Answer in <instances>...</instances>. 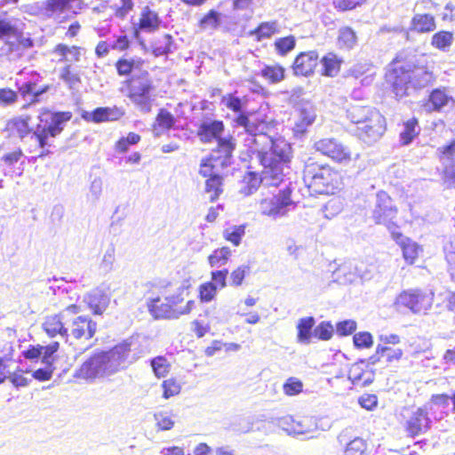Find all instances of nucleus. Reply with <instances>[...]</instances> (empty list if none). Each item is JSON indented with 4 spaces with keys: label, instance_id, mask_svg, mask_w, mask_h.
<instances>
[{
    "label": "nucleus",
    "instance_id": "62",
    "mask_svg": "<svg viewBox=\"0 0 455 455\" xmlns=\"http://www.w3.org/2000/svg\"><path fill=\"white\" fill-rule=\"evenodd\" d=\"M162 387L164 389L163 396L165 399L176 395L180 392V384L173 379L164 380L162 384Z\"/></svg>",
    "mask_w": 455,
    "mask_h": 455
},
{
    "label": "nucleus",
    "instance_id": "63",
    "mask_svg": "<svg viewBox=\"0 0 455 455\" xmlns=\"http://www.w3.org/2000/svg\"><path fill=\"white\" fill-rule=\"evenodd\" d=\"M442 165L444 182H449L451 186L455 185V160L442 164Z\"/></svg>",
    "mask_w": 455,
    "mask_h": 455
},
{
    "label": "nucleus",
    "instance_id": "24",
    "mask_svg": "<svg viewBox=\"0 0 455 455\" xmlns=\"http://www.w3.org/2000/svg\"><path fill=\"white\" fill-rule=\"evenodd\" d=\"M357 263L354 261H347L339 265L332 273L333 278L341 284L352 283L358 277Z\"/></svg>",
    "mask_w": 455,
    "mask_h": 455
},
{
    "label": "nucleus",
    "instance_id": "21",
    "mask_svg": "<svg viewBox=\"0 0 455 455\" xmlns=\"http://www.w3.org/2000/svg\"><path fill=\"white\" fill-rule=\"evenodd\" d=\"M153 82L147 70H139L129 80V93H150Z\"/></svg>",
    "mask_w": 455,
    "mask_h": 455
},
{
    "label": "nucleus",
    "instance_id": "50",
    "mask_svg": "<svg viewBox=\"0 0 455 455\" xmlns=\"http://www.w3.org/2000/svg\"><path fill=\"white\" fill-rule=\"evenodd\" d=\"M71 66L67 65L61 68L60 73V78L68 85L70 89H76L78 84L81 83L80 76L76 73L71 72Z\"/></svg>",
    "mask_w": 455,
    "mask_h": 455
},
{
    "label": "nucleus",
    "instance_id": "45",
    "mask_svg": "<svg viewBox=\"0 0 455 455\" xmlns=\"http://www.w3.org/2000/svg\"><path fill=\"white\" fill-rule=\"evenodd\" d=\"M128 97L141 112L149 113L151 111L150 93H129Z\"/></svg>",
    "mask_w": 455,
    "mask_h": 455
},
{
    "label": "nucleus",
    "instance_id": "47",
    "mask_svg": "<svg viewBox=\"0 0 455 455\" xmlns=\"http://www.w3.org/2000/svg\"><path fill=\"white\" fill-rule=\"evenodd\" d=\"M221 104L225 105L228 109L242 114L243 109L246 108V102L233 94H228L222 97Z\"/></svg>",
    "mask_w": 455,
    "mask_h": 455
},
{
    "label": "nucleus",
    "instance_id": "19",
    "mask_svg": "<svg viewBox=\"0 0 455 455\" xmlns=\"http://www.w3.org/2000/svg\"><path fill=\"white\" fill-rule=\"evenodd\" d=\"M316 117L315 109L310 103H304L297 109V116L292 128L296 135H302L312 125Z\"/></svg>",
    "mask_w": 455,
    "mask_h": 455
},
{
    "label": "nucleus",
    "instance_id": "25",
    "mask_svg": "<svg viewBox=\"0 0 455 455\" xmlns=\"http://www.w3.org/2000/svg\"><path fill=\"white\" fill-rule=\"evenodd\" d=\"M435 28V19L430 13L415 14L411 20V31L424 34L430 33L434 31Z\"/></svg>",
    "mask_w": 455,
    "mask_h": 455
},
{
    "label": "nucleus",
    "instance_id": "49",
    "mask_svg": "<svg viewBox=\"0 0 455 455\" xmlns=\"http://www.w3.org/2000/svg\"><path fill=\"white\" fill-rule=\"evenodd\" d=\"M367 444L361 437H355L346 446L344 455H366Z\"/></svg>",
    "mask_w": 455,
    "mask_h": 455
},
{
    "label": "nucleus",
    "instance_id": "20",
    "mask_svg": "<svg viewBox=\"0 0 455 455\" xmlns=\"http://www.w3.org/2000/svg\"><path fill=\"white\" fill-rule=\"evenodd\" d=\"M400 251L405 264L413 266L423 252V248L419 243L400 232Z\"/></svg>",
    "mask_w": 455,
    "mask_h": 455
},
{
    "label": "nucleus",
    "instance_id": "42",
    "mask_svg": "<svg viewBox=\"0 0 455 455\" xmlns=\"http://www.w3.org/2000/svg\"><path fill=\"white\" fill-rule=\"evenodd\" d=\"M231 256V250L227 247L216 249L208 257V262L212 267H220L224 266Z\"/></svg>",
    "mask_w": 455,
    "mask_h": 455
},
{
    "label": "nucleus",
    "instance_id": "23",
    "mask_svg": "<svg viewBox=\"0 0 455 455\" xmlns=\"http://www.w3.org/2000/svg\"><path fill=\"white\" fill-rule=\"evenodd\" d=\"M84 300L95 315H101L108 307L110 297L101 289H95L88 293Z\"/></svg>",
    "mask_w": 455,
    "mask_h": 455
},
{
    "label": "nucleus",
    "instance_id": "39",
    "mask_svg": "<svg viewBox=\"0 0 455 455\" xmlns=\"http://www.w3.org/2000/svg\"><path fill=\"white\" fill-rule=\"evenodd\" d=\"M260 76L270 84H277L285 77V69L280 65H266L260 70Z\"/></svg>",
    "mask_w": 455,
    "mask_h": 455
},
{
    "label": "nucleus",
    "instance_id": "44",
    "mask_svg": "<svg viewBox=\"0 0 455 455\" xmlns=\"http://www.w3.org/2000/svg\"><path fill=\"white\" fill-rule=\"evenodd\" d=\"M245 234V226H232L227 228L223 231V236L226 240L232 243L235 246H238L241 243L242 237Z\"/></svg>",
    "mask_w": 455,
    "mask_h": 455
},
{
    "label": "nucleus",
    "instance_id": "41",
    "mask_svg": "<svg viewBox=\"0 0 455 455\" xmlns=\"http://www.w3.org/2000/svg\"><path fill=\"white\" fill-rule=\"evenodd\" d=\"M296 38L293 36L276 38L274 42L275 52L279 56H286L294 50Z\"/></svg>",
    "mask_w": 455,
    "mask_h": 455
},
{
    "label": "nucleus",
    "instance_id": "27",
    "mask_svg": "<svg viewBox=\"0 0 455 455\" xmlns=\"http://www.w3.org/2000/svg\"><path fill=\"white\" fill-rule=\"evenodd\" d=\"M383 88L387 92L398 96V57H395L387 66Z\"/></svg>",
    "mask_w": 455,
    "mask_h": 455
},
{
    "label": "nucleus",
    "instance_id": "12",
    "mask_svg": "<svg viewBox=\"0 0 455 455\" xmlns=\"http://www.w3.org/2000/svg\"><path fill=\"white\" fill-rule=\"evenodd\" d=\"M315 148L339 164H348L352 160V152L349 148L333 138L317 140L315 143Z\"/></svg>",
    "mask_w": 455,
    "mask_h": 455
},
{
    "label": "nucleus",
    "instance_id": "8",
    "mask_svg": "<svg viewBox=\"0 0 455 455\" xmlns=\"http://www.w3.org/2000/svg\"><path fill=\"white\" fill-rule=\"evenodd\" d=\"M225 124L221 120L206 118L202 121L197 130V137L203 143H212L215 141L216 147L212 150H217L223 143L231 144L230 158H234V151L236 148L235 139L231 136H223Z\"/></svg>",
    "mask_w": 455,
    "mask_h": 455
},
{
    "label": "nucleus",
    "instance_id": "52",
    "mask_svg": "<svg viewBox=\"0 0 455 455\" xmlns=\"http://www.w3.org/2000/svg\"><path fill=\"white\" fill-rule=\"evenodd\" d=\"M441 164L455 161V139L437 149Z\"/></svg>",
    "mask_w": 455,
    "mask_h": 455
},
{
    "label": "nucleus",
    "instance_id": "31",
    "mask_svg": "<svg viewBox=\"0 0 455 455\" xmlns=\"http://www.w3.org/2000/svg\"><path fill=\"white\" fill-rule=\"evenodd\" d=\"M19 34L18 20L0 13V39L18 37Z\"/></svg>",
    "mask_w": 455,
    "mask_h": 455
},
{
    "label": "nucleus",
    "instance_id": "9",
    "mask_svg": "<svg viewBox=\"0 0 455 455\" xmlns=\"http://www.w3.org/2000/svg\"><path fill=\"white\" fill-rule=\"evenodd\" d=\"M397 211L391 197L385 191L377 194L373 218L378 224H383L389 230L393 239L398 243Z\"/></svg>",
    "mask_w": 455,
    "mask_h": 455
},
{
    "label": "nucleus",
    "instance_id": "11",
    "mask_svg": "<svg viewBox=\"0 0 455 455\" xmlns=\"http://www.w3.org/2000/svg\"><path fill=\"white\" fill-rule=\"evenodd\" d=\"M434 292L428 293L420 289H409L400 292V305L404 306L413 314L431 308L434 300Z\"/></svg>",
    "mask_w": 455,
    "mask_h": 455
},
{
    "label": "nucleus",
    "instance_id": "35",
    "mask_svg": "<svg viewBox=\"0 0 455 455\" xmlns=\"http://www.w3.org/2000/svg\"><path fill=\"white\" fill-rule=\"evenodd\" d=\"M315 323V318L313 316L300 318L297 324L298 335L297 339L298 342L302 344H309L310 338L312 335V329Z\"/></svg>",
    "mask_w": 455,
    "mask_h": 455
},
{
    "label": "nucleus",
    "instance_id": "37",
    "mask_svg": "<svg viewBox=\"0 0 455 455\" xmlns=\"http://www.w3.org/2000/svg\"><path fill=\"white\" fill-rule=\"evenodd\" d=\"M453 33L447 30H440L435 33L431 38V45L439 51L448 52L453 44Z\"/></svg>",
    "mask_w": 455,
    "mask_h": 455
},
{
    "label": "nucleus",
    "instance_id": "29",
    "mask_svg": "<svg viewBox=\"0 0 455 455\" xmlns=\"http://www.w3.org/2000/svg\"><path fill=\"white\" fill-rule=\"evenodd\" d=\"M83 7V0H48L45 3L47 11L55 12H71L77 13Z\"/></svg>",
    "mask_w": 455,
    "mask_h": 455
},
{
    "label": "nucleus",
    "instance_id": "48",
    "mask_svg": "<svg viewBox=\"0 0 455 455\" xmlns=\"http://www.w3.org/2000/svg\"><path fill=\"white\" fill-rule=\"evenodd\" d=\"M338 43L340 47L351 49L356 43V36L350 28H342L339 29Z\"/></svg>",
    "mask_w": 455,
    "mask_h": 455
},
{
    "label": "nucleus",
    "instance_id": "6",
    "mask_svg": "<svg viewBox=\"0 0 455 455\" xmlns=\"http://www.w3.org/2000/svg\"><path fill=\"white\" fill-rule=\"evenodd\" d=\"M303 179L315 194H334L337 188L338 173L329 165L318 164L311 159L305 164Z\"/></svg>",
    "mask_w": 455,
    "mask_h": 455
},
{
    "label": "nucleus",
    "instance_id": "7",
    "mask_svg": "<svg viewBox=\"0 0 455 455\" xmlns=\"http://www.w3.org/2000/svg\"><path fill=\"white\" fill-rule=\"evenodd\" d=\"M71 117L72 114L70 112H56L45 115L44 118L41 119L42 122H45V124H37L32 136L37 140L39 148L52 147L49 138L58 136Z\"/></svg>",
    "mask_w": 455,
    "mask_h": 455
},
{
    "label": "nucleus",
    "instance_id": "28",
    "mask_svg": "<svg viewBox=\"0 0 455 455\" xmlns=\"http://www.w3.org/2000/svg\"><path fill=\"white\" fill-rule=\"evenodd\" d=\"M148 309L155 318H177L178 313L172 308V305L160 298H156L148 302Z\"/></svg>",
    "mask_w": 455,
    "mask_h": 455
},
{
    "label": "nucleus",
    "instance_id": "57",
    "mask_svg": "<svg viewBox=\"0 0 455 455\" xmlns=\"http://www.w3.org/2000/svg\"><path fill=\"white\" fill-rule=\"evenodd\" d=\"M353 342L356 348H370L373 345V338L368 331H360L354 335Z\"/></svg>",
    "mask_w": 455,
    "mask_h": 455
},
{
    "label": "nucleus",
    "instance_id": "56",
    "mask_svg": "<svg viewBox=\"0 0 455 455\" xmlns=\"http://www.w3.org/2000/svg\"><path fill=\"white\" fill-rule=\"evenodd\" d=\"M48 87L45 86L42 89H37V86L35 83H25L20 87V91L23 96L31 95L33 97L32 100L37 101L39 100V97L47 91Z\"/></svg>",
    "mask_w": 455,
    "mask_h": 455
},
{
    "label": "nucleus",
    "instance_id": "32",
    "mask_svg": "<svg viewBox=\"0 0 455 455\" xmlns=\"http://www.w3.org/2000/svg\"><path fill=\"white\" fill-rule=\"evenodd\" d=\"M175 117L164 108H161L156 118L153 132L159 137L164 131L171 129L175 124Z\"/></svg>",
    "mask_w": 455,
    "mask_h": 455
},
{
    "label": "nucleus",
    "instance_id": "16",
    "mask_svg": "<svg viewBox=\"0 0 455 455\" xmlns=\"http://www.w3.org/2000/svg\"><path fill=\"white\" fill-rule=\"evenodd\" d=\"M432 427V420L425 407H419L406 421V431L409 436L414 437L426 433Z\"/></svg>",
    "mask_w": 455,
    "mask_h": 455
},
{
    "label": "nucleus",
    "instance_id": "22",
    "mask_svg": "<svg viewBox=\"0 0 455 455\" xmlns=\"http://www.w3.org/2000/svg\"><path fill=\"white\" fill-rule=\"evenodd\" d=\"M18 44L13 42L6 43L5 46L0 48V56H6L9 60L14 61L20 58V46L23 48H31L34 45L33 40L30 37H24L20 31L19 36L15 37Z\"/></svg>",
    "mask_w": 455,
    "mask_h": 455
},
{
    "label": "nucleus",
    "instance_id": "53",
    "mask_svg": "<svg viewBox=\"0 0 455 455\" xmlns=\"http://www.w3.org/2000/svg\"><path fill=\"white\" fill-rule=\"evenodd\" d=\"M359 370L358 366L353 367L349 371V379L355 385L363 387L370 385L373 381V373L371 371H363L362 375H355V371Z\"/></svg>",
    "mask_w": 455,
    "mask_h": 455
},
{
    "label": "nucleus",
    "instance_id": "43",
    "mask_svg": "<svg viewBox=\"0 0 455 455\" xmlns=\"http://www.w3.org/2000/svg\"><path fill=\"white\" fill-rule=\"evenodd\" d=\"M54 52L62 57V59L69 61H79L81 56V48L77 46H68L59 44L54 49Z\"/></svg>",
    "mask_w": 455,
    "mask_h": 455
},
{
    "label": "nucleus",
    "instance_id": "34",
    "mask_svg": "<svg viewBox=\"0 0 455 455\" xmlns=\"http://www.w3.org/2000/svg\"><path fill=\"white\" fill-rule=\"evenodd\" d=\"M160 19L157 13L152 11L148 6L142 9L140 19V28L144 31L151 32L158 28Z\"/></svg>",
    "mask_w": 455,
    "mask_h": 455
},
{
    "label": "nucleus",
    "instance_id": "64",
    "mask_svg": "<svg viewBox=\"0 0 455 455\" xmlns=\"http://www.w3.org/2000/svg\"><path fill=\"white\" fill-rule=\"evenodd\" d=\"M43 368L37 369L32 374L33 378L39 381L49 380L52 377L54 367L52 364H44Z\"/></svg>",
    "mask_w": 455,
    "mask_h": 455
},
{
    "label": "nucleus",
    "instance_id": "54",
    "mask_svg": "<svg viewBox=\"0 0 455 455\" xmlns=\"http://www.w3.org/2000/svg\"><path fill=\"white\" fill-rule=\"evenodd\" d=\"M334 328L331 322L320 323L313 331L315 337L321 340H329L333 335Z\"/></svg>",
    "mask_w": 455,
    "mask_h": 455
},
{
    "label": "nucleus",
    "instance_id": "1",
    "mask_svg": "<svg viewBox=\"0 0 455 455\" xmlns=\"http://www.w3.org/2000/svg\"><path fill=\"white\" fill-rule=\"evenodd\" d=\"M262 171L259 176L256 172H248L243 177L241 194L252 195L260 184L266 187H277L282 182L289 180L288 185L270 199H264L260 203L262 214L278 219L285 216L288 212L295 207V203L291 199V157L272 156L271 154L261 152V156H257Z\"/></svg>",
    "mask_w": 455,
    "mask_h": 455
},
{
    "label": "nucleus",
    "instance_id": "30",
    "mask_svg": "<svg viewBox=\"0 0 455 455\" xmlns=\"http://www.w3.org/2000/svg\"><path fill=\"white\" fill-rule=\"evenodd\" d=\"M373 112L378 111L370 107L353 105L347 110V116L352 123L360 126L370 121Z\"/></svg>",
    "mask_w": 455,
    "mask_h": 455
},
{
    "label": "nucleus",
    "instance_id": "26",
    "mask_svg": "<svg viewBox=\"0 0 455 455\" xmlns=\"http://www.w3.org/2000/svg\"><path fill=\"white\" fill-rule=\"evenodd\" d=\"M403 126V129L400 132V147L411 145L421 132L419 120L415 116L404 121Z\"/></svg>",
    "mask_w": 455,
    "mask_h": 455
},
{
    "label": "nucleus",
    "instance_id": "3",
    "mask_svg": "<svg viewBox=\"0 0 455 455\" xmlns=\"http://www.w3.org/2000/svg\"><path fill=\"white\" fill-rule=\"evenodd\" d=\"M236 124L248 133L246 142L252 153L261 156V152L271 154L272 156L292 157L291 144L283 138H273L267 134V124L258 119H252L242 113L235 119Z\"/></svg>",
    "mask_w": 455,
    "mask_h": 455
},
{
    "label": "nucleus",
    "instance_id": "36",
    "mask_svg": "<svg viewBox=\"0 0 455 455\" xmlns=\"http://www.w3.org/2000/svg\"><path fill=\"white\" fill-rule=\"evenodd\" d=\"M142 65L143 60L140 59H120L116 62V68L119 76H132L142 69Z\"/></svg>",
    "mask_w": 455,
    "mask_h": 455
},
{
    "label": "nucleus",
    "instance_id": "38",
    "mask_svg": "<svg viewBox=\"0 0 455 455\" xmlns=\"http://www.w3.org/2000/svg\"><path fill=\"white\" fill-rule=\"evenodd\" d=\"M321 64L323 66L322 74L326 76L333 77L339 72L341 60L336 54L329 52L323 57Z\"/></svg>",
    "mask_w": 455,
    "mask_h": 455
},
{
    "label": "nucleus",
    "instance_id": "18",
    "mask_svg": "<svg viewBox=\"0 0 455 455\" xmlns=\"http://www.w3.org/2000/svg\"><path fill=\"white\" fill-rule=\"evenodd\" d=\"M317 63L318 53L315 51L301 52L293 61V73L296 76H308L313 74Z\"/></svg>",
    "mask_w": 455,
    "mask_h": 455
},
{
    "label": "nucleus",
    "instance_id": "13",
    "mask_svg": "<svg viewBox=\"0 0 455 455\" xmlns=\"http://www.w3.org/2000/svg\"><path fill=\"white\" fill-rule=\"evenodd\" d=\"M427 112H443L455 108V98L448 88L440 86L431 90L422 104Z\"/></svg>",
    "mask_w": 455,
    "mask_h": 455
},
{
    "label": "nucleus",
    "instance_id": "10",
    "mask_svg": "<svg viewBox=\"0 0 455 455\" xmlns=\"http://www.w3.org/2000/svg\"><path fill=\"white\" fill-rule=\"evenodd\" d=\"M80 312L79 307L70 305L57 315H48L43 323V329L46 334L54 338L60 336L62 339L68 341V316L70 314L76 315Z\"/></svg>",
    "mask_w": 455,
    "mask_h": 455
},
{
    "label": "nucleus",
    "instance_id": "40",
    "mask_svg": "<svg viewBox=\"0 0 455 455\" xmlns=\"http://www.w3.org/2000/svg\"><path fill=\"white\" fill-rule=\"evenodd\" d=\"M382 359L385 363H392L394 360H397V349L380 344L378 345L376 355L371 356L369 360L371 362V363H375L376 362L381 361Z\"/></svg>",
    "mask_w": 455,
    "mask_h": 455
},
{
    "label": "nucleus",
    "instance_id": "14",
    "mask_svg": "<svg viewBox=\"0 0 455 455\" xmlns=\"http://www.w3.org/2000/svg\"><path fill=\"white\" fill-rule=\"evenodd\" d=\"M385 132V119L379 112H373L370 121L356 127L358 138L367 144L377 141Z\"/></svg>",
    "mask_w": 455,
    "mask_h": 455
},
{
    "label": "nucleus",
    "instance_id": "33",
    "mask_svg": "<svg viewBox=\"0 0 455 455\" xmlns=\"http://www.w3.org/2000/svg\"><path fill=\"white\" fill-rule=\"evenodd\" d=\"M279 32L277 21L261 22L255 29L248 32L250 36H254L257 42L268 39Z\"/></svg>",
    "mask_w": 455,
    "mask_h": 455
},
{
    "label": "nucleus",
    "instance_id": "55",
    "mask_svg": "<svg viewBox=\"0 0 455 455\" xmlns=\"http://www.w3.org/2000/svg\"><path fill=\"white\" fill-rule=\"evenodd\" d=\"M155 420L156 421V426L159 430L166 431L170 430L174 426V420L171 413L166 411H159L155 413L154 415Z\"/></svg>",
    "mask_w": 455,
    "mask_h": 455
},
{
    "label": "nucleus",
    "instance_id": "51",
    "mask_svg": "<svg viewBox=\"0 0 455 455\" xmlns=\"http://www.w3.org/2000/svg\"><path fill=\"white\" fill-rule=\"evenodd\" d=\"M151 366L157 378H164L170 371V363L164 356H156L151 360Z\"/></svg>",
    "mask_w": 455,
    "mask_h": 455
},
{
    "label": "nucleus",
    "instance_id": "17",
    "mask_svg": "<svg viewBox=\"0 0 455 455\" xmlns=\"http://www.w3.org/2000/svg\"><path fill=\"white\" fill-rule=\"evenodd\" d=\"M124 116V111L117 108L100 107L92 111L84 110L81 117L86 122L101 123L108 121H114L119 119Z\"/></svg>",
    "mask_w": 455,
    "mask_h": 455
},
{
    "label": "nucleus",
    "instance_id": "4",
    "mask_svg": "<svg viewBox=\"0 0 455 455\" xmlns=\"http://www.w3.org/2000/svg\"><path fill=\"white\" fill-rule=\"evenodd\" d=\"M232 147L231 144L223 143L219 149L212 150L210 156L201 161L199 174L206 178L204 193L212 203L217 201L224 192L223 171L234 163V158H230Z\"/></svg>",
    "mask_w": 455,
    "mask_h": 455
},
{
    "label": "nucleus",
    "instance_id": "15",
    "mask_svg": "<svg viewBox=\"0 0 455 455\" xmlns=\"http://www.w3.org/2000/svg\"><path fill=\"white\" fill-rule=\"evenodd\" d=\"M68 328L69 337L76 339H90L96 332L97 323L89 316H68Z\"/></svg>",
    "mask_w": 455,
    "mask_h": 455
},
{
    "label": "nucleus",
    "instance_id": "58",
    "mask_svg": "<svg viewBox=\"0 0 455 455\" xmlns=\"http://www.w3.org/2000/svg\"><path fill=\"white\" fill-rule=\"evenodd\" d=\"M217 285L212 282H207L200 285V299L204 302L212 301L217 294Z\"/></svg>",
    "mask_w": 455,
    "mask_h": 455
},
{
    "label": "nucleus",
    "instance_id": "61",
    "mask_svg": "<svg viewBox=\"0 0 455 455\" xmlns=\"http://www.w3.org/2000/svg\"><path fill=\"white\" fill-rule=\"evenodd\" d=\"M42 348V363L53 365V354L59 349V342L55 341L48 346H40Z\"/></svg>",
    "mask_w": 455,
    "mask_h": 455
},
{
    "label": "nucleus",
    "instance_id": "46",
    "mask_svg": "<svg viewBox=\"0 0 455 455\" xmlns=\"http://www.w3.org/2000/svg\"><path fill=\"white\" fill-rule=\"evenodd\" d=\"M221 14L217 11L211 10L199 22V26L202 29L207 30L217 29L221 23L220 20Z\"/></svg>",
    "mask_w": 455,
    "mask_h": 455
},
{
    "label": "nucleus",
    "instance_id": "5",
    "mask_svg": "<svg viewBox=\"0 0 455 455\" xmlns=\"http://www.w3.org/2000/svg\"><path fill=\"white\" fill-rule=\"evenodd\" d=\"M417 49L400 52V99L411 96L435 81L432 72L419 63Z\"/></svg>",
    "mask_w": 455,
    "mask_h": 455
},
{
    "label": "nucleus",
    "instance_id": "2",
    "mask_svg": "<svg viewBox=\"0 0 455 455\" xmlns=\"http://www.w3.org/2000/svg\"><path fill=\"white\" fill-rule=\"evenodd\" d=\"M134 345L135 340L129 339L117 344L109 351L92 355L76 371L75 376L78 379L92 380L116 373L135 360V358L129 359Z\"/></svg>",
    "mask_w": 455,
    "mask_h": 455
},
{
    "label": "nucleus",
    "instance_id": "59",
    "mask_svg": "<svg viewBox=\"0 0 455 455\" xmlns=\"http://www.w3.org/2000/svg\"><path fill=\"white\" fill-rule=\"evenodd\" d=\"M357 323L355 320L347 319L336 323V332L339 336H348L355 331Z\"/></svg>",
    "mask_w": 455,
    "mask_h": 455
},
{
    "label": "nucleus",
    "instance_id": "60",
    "mask_svg": "<svg viewBox=\"0 0 455 455\" xmlns=\"http://www.w3.org/2000/svg\"><path fill=\"white\" fill-rule=\"evenodd\" d=\"M283 392L287 395H295L302 391L303 384L296 378H289L283 384Z\"/></svg>",
    "mask_w": 455,
    "mask_h": 455
}]
</instances>
